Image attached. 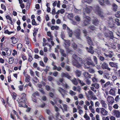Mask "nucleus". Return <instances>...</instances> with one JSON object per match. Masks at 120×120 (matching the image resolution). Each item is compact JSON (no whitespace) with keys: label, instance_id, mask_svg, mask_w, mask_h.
I'll return each instance as SVG.
<instances>
[{"label":"nucleus","instance_id":"f257e3e1","mask_svg":"<svg viewBox=\"0 0 120 120\" xmlns=\"http://www.w3.org/2000/svg\"><path fill=\"white\" fill-rule=\"evenodd\" d=\"M105 36L106 37L109 38V40H112L113 43L116 42V39L117 38H115L113 36V32L108 30H107L104 32Z\"/></svg>","mask_w":120,"mask_h":120},{"label":"nucleus","instance_id":"f03ea898","mask_svg":"<svg viewBox=\"0 0 120 120\" xmlns=\"http://www.w3.org/2000/svg\"><path fill=\"white\" fill-rule=\"evenodd\" d=\"M21 98L18 102L19 106V107H25L26 105V94L24 93H22L21 95Z\"/></svg>","mask_w":120,"mask_h":120},{"label":"nucleus","instance_id":"7ed1b4c3","mask_svg":"<svg viewBox=\"0 0 120 120\" xmlns=\"http://www.w3.org/2000/svg\"><path fill=\"white\" fill-rule=\"evenodd\" d=\"M84 67L86 69H88L90 68V66L91 65L92 67L95 66V64L90 58H87L83 62Z\"/></svg>","mask_w":120,"mask_h":120},{"label":"nucleus","instance_id":"20e7f679","mask_svg":"<svg viewBox=\"0 0 120 120\" xmlns=\"http://www.w3.org/2000/svg\"><path fill=\"white\" fill-rule=\"evenodd\" d=\"M101 85L102 88H106L110 84L109 81H108L105 83V81L103 79H101L100 81Z\"/></svg>","mask_w":120,"mask_h":120},{"label":"nucleus","instance_id":"39448f33","mask_svg":"<svg viewBox=\"0 0 120 120\" xmlns=\"http://www.w3.org/2000/svg\"><path fill=\"white\" fill-rule=\"evenodd\" d=\"M85 13H83L84 22L83 24L85 26L87 25L90 22V17L87 16H86Z\"/></svg>","mask_w":120,"mask_h":120},{"label":"nucleus","instance_id":"423d86ee","mask_svg":"<svg viewBox=\"0 0 120 120\" xmlns=\"http://www.w3.org/2000/svg\"><path fill=\"white\" fill-rule=\"evenodd\" d=\"M95 12L98 14L101 17L103 16V12L102 11H101L100 8L98 6H96L95 7Z\"/></svg>","mask_w":120,"mask_h":120},{"label":"nucleus","instance_id":"0eeeda50","mask_svg":"<svg viewBox=\"0 0 120 120\" xmlns=\"http://www.w3.org/2000/svg\"><path fill=\"white\" fill-rule=\"evenodd\" d=\"M74 34L78 39H80L81 32L79 29H77L75 30L74 31Z\"/></svg>","mask_w":120,"mask_h":120},{"label":"nucleus","instance_id":"6e6552de","mask_svg":"<svg viewBox=\"0 0 120 120\" xmlns=\"http://www.w3.org/2000/svg\"><path fill=\"white\" fill-rule=\"evenodd\" d=\"M58 91L61 93L62 96L64 98V95L65 93V91L64 90L60 87H58L57 89Z\"/></svg>","mask_w":120,"mask_h":120},{"label":"nucleus","instance_id":"1a4fd4ad","mask_svg":"<svg viewBox=\"0 0 120 120\" xmlns=\"http://www.w3.org/2000/svg\"><path fill=\"white\" fill-rule=\"evenodd\" d=\"M107 101L108 102L111 104H112L114 102V99L112 96H109L107 98Z\"/></svg>","mask_w":120,"mask_h":120},{"label":"nucleus","instance_id":"9d476101","mask_svg":"<svg viewBox=\"0 0 120 120\" xmlns=\"http://www.w3.org/2000/svg\"><path fill=\"white\" fill-rule=\"evenodd\" d=\"M108 25L109 27L110 28L113 27L114 26L113 23V20L112 18L109 19V20Z\"/></svg>","mask_w":120,"mask_h":120},{"label":"nucleus","instance_id":"9b49d317","mask_svg":"<svg viewBox=\"0 0 120 120\" xmlns=\"http://www.w3.org/2000/svg\"><path fill=\"white\" fill-rule=\"evenodd\" d=\"M72 64L73 65L77 67L80 68L81 66V65L79 63L78 60H73Z\"/></svg>","mask_w":120,"mask_h":120},{"label":"nucleus","instance_id":"f8f14e48","mask_svg":"<svg viewBox=\"0 0 120 120\" xmlns=\"http://www.w3.org/2000/svg\"><path fill=\"white\" fill-rule=\"evenodd\" d=\"M101 67L103 69H107L109 71L111 69L109 68L107 63L105 62H104L101 65Z\"/></svg>","mask_w":120,"mask_h":120},{"label":"nucleus","instance_id":"ddd939ff","mask_svg":"<svg viewBox=\"0 0 120 120\" xmlns=\"http://www.w3.org/2000/svg\"><path fill=\"white\" fill-rule=\"evenodd\" d=\"M101 104L102 106L105 109L107 108L108 106L107 104L105 103V101L102 99L100 100Z\"/></svg>","mask_w":120,"mask_h":120},{"label":"nucleus","instance_id":"4468645a","mask_svg":"<svg viewBox=\"0 0 120 120\" xmlns=\"http://www.w3.org/2000/svg\"><path fill=\"white\" fill-rule=\"evenodd\" d=\"M109 64L111 67H112L116 68H118V63H117L113 62H110L109 63Z\"/></svg>","mask_w":120,"mask_h":120},{"label":"nucleus","instance_id":"2eb2a0df","mask_svg":"<svg viewBox=\"0 0 120 120\" xmlns=\"http://www.w3.org/2000/svg\"><path fill=\"white\" fill-rule=\"evenodd\" d=\"M65 41L64 44L65 45L64 47L65 48H68L70 46V40H64Z\"/></svg>","mask_w":120,"mask_h":120},{"label":"nucleus","instance_id":"dca6fc26","mask_svg":"<svg viewBox=\"0 0 120 120\" xmlns=\"http://www.w3.org/2000/svg\"><path fill=\"white\" fill-rule=\"evenodd\" d=\"M101 109L100 113L103 116H106L107 115L108 113L107 111L103 108H100Z\"/></svg>","mask_w":120,"mask_h":120},{"label":"nucleus","instance_id":"f3484780","mask_svg":"<svg viewBox=\"0 0 120 120\" xmlns=\"http://www.w3.org/2000/svg\"><path fill=\"white\" fill-rule=\"evenodd\" d=\"M61 76L62 77H65L69 79H70L71 78V77L69 76L68 74L67 73H65L64 72H62L61 73Z\"/></svg>","mask_w":120,"mask_h":120},{"label":"nucleus","instance_id":"a211bd4d","mask_svg":"<svg viewBox=\"0 0 120 120\" xmlns=\"http://www.w3.org/2000/svg\"><path fill=\"white\" fill-rule=\"evenodd\" d=\"M83 75L85 78L86 79L90 78L91 76L92 75H91L87 71L84 72L83 73Z\"/></svg>","mask_w":120,"mask_h":120},{"label":"nucleus","instance_id":"6ab92c4d","mask_svg":"<svg viewBox=\"0 0 120 120\" xmlns=\"http://www.w3.org/2000/svg\"><path fill=\"white\" fill-rule=\"evenodd\" d=\"M114 115L117 118H119L120 117V112L116 110L113 112Z\"/></svg>","mask_w":120,"mask_h":120},{"label":"nucleus","instance_id":"aec40b11","mask_svg":"<svg viewBox=\"0 0 120 120\" xmlns=\"http://www.w3.org/2000/svg\"><path fill=\"white\" fill-rule=\"evenodd\" d=\"M116 89L114 88L111 89L109 91L110 94L112 95H115L116 94Z\"/></svg>","mask_w":120,"mask_h":120},{"label":"nucleus","instance_id":"412c9836","mask_svg":"<svg viewBox=\"0 0 120 120\" xmlns=\"http://www.w3.org/2000/svg\"><path fill=\"white\" fill-rule=\"evenodd\" d=\"M11 39L12 40V43L14 44L17 43L18 41V38L14 37H11Z\"/></svg>","mask_w":120,"mask_h":120},{"label":"nucleus","instance_id":"4be33fe9","mask_svg":"<svg viewBox=\"0 0 120 120\" xmlns=\"http://www.w3.org/2000/svg\"><path fill=\"white\" fill-rule=\"evenodd\" d=\"M92 9V7L91 6H89L85 8V11L87 13H90Z\"/></svg>","mask_w":120,"mask_h":120},{"label":"nucleus","instance_id":"5701e85b","mask_svg":"<svg viewBox=\"0 0 120 120\" xmlns=\"http://www.w3.org/2000/svg\"><path fill=\"white\" fill-rule=\"evenodd\" d=\"M98 20L96 18H94L93 20V23L94 25H97L99 23Z\"/></svg>","mask_w":120,"mask_h":120},{"label":"nucleus","instance_id":"b1692460","mask_svg":"<svg viewBox=\"0 0 120 120\" xmlns=\"http://www.w3.org/2000/svg\"><path fill=\"white\" fill-rule=\"evenodd\" d=\"M60 53L63 56L66 57L67 56L66 54L65 53V51L64 49H60Z\"/></svg>","mask_w":120,"mask_h":120},{"label":"nucleus","instance_id":"393cba45","mask_svg":"<svg viewBox=\"0 0 120 120\" xmlns=\"http://www.w3.org/2000/svg\"><path fill=\"white\" fill-rule=\"evenodd\" d=\"M93 47L90 46L88 49V52L92 54H93L94 52V51L93 49Z\"/></svg>","mask_w":120,"mask_h":120},{"label":"nucleus","instance_id":"a878e982","mask_svg":"<svg viewBox=\"0 0 120 120\" xmlns=\"http://www.w3.org/2000/svg\"><path fill=\"white\" fill-rule=\"evenodd\" d=\"M86 39L88 41V43L90 45H91L93 44V43L90 38L89 37H86Z\"/></svg>","mask_w":120,"mask_h":120},{"label":"nucleus","instance_id":"bb28decb","mask_svg":"<svg viewBox=\"0 0 120 120\" xmlns=\"http://www.w3.org/2000/svg\"><path fill=\"white\" fill-rule=\"evenodd\" d=\"M98 2L100 5L103 6H105V1L104 0H98Z\"/></svg>","mask_w":120,"mask_h":120},{"label":"nucleus","instance_id":"cd10ccee","mask_svg":"<svg viewBox=\"0 0 120 120\" xmlns=\"http://www.w3.org/2000/svg\"><path fill=\"white\" fill-rule=\"evenodd\" d=\"M72 83H73L74 84L77 85L78 84V82H77V80L75 78H74L72 80L70 79Z\"/></svg>","mask_w":120,"mask_h":120},{"label":"nucleus","instance_id":"c85d7f7f","mask_svg":"<svg viewBox=\"0 0 120 120\" xmlns=\"http://www.w3.org/2000/svg\"><path fill=\"white\" fill-rule=\"evenodd\" d=\"M76 75L78 77H80L81 74V71H80L77 70L75 71Z\"/></svg>","mask_w":120,"mask_h":120},{"label":"nucleus","instance_id":"c756f323","mask_svg":"<svg viewBox=\"0 0 120 120\" xmlns=\"http://www.w3.org/2000/svg\"><path fill=\"white\" fill-rule=\"evenodd\" d=\"M113 9L114 11H116L117 8V5L115 4H113L112 5Z\"/></svg>","mask_w":120,"mask_h":120},{"label":"nucleus","instance_id":"7c9ffc66","mask_svg":"<svg viewBox=\"0 0 120 120\" xmlns=\"http://www.w3.org/2000/svg\"><path fill=\"white\" fill-rule=\"evenodd\" d=\"M30 77L28 75H27L26 76L25 81L26 82H29L30 80Z\"/></svg>","mask_w":120,"mask_h":120},{"label":"nucleus","instance_id":"2f4dec72","mask_svg":"<svg viewBox=\"0 0 120 120\" xmlns=\"http://www.w3.org/2000/svg\"><path fill=\"white\" fill-rule=\"evenodd\" d=\"M88 69V71L90 73L93 74L95 73V71L93 68H89Z\"/></svg>","mask_w":120,"mask_h":120},{"label":"nucleus","instance_id":"473e14b6","mask_svg":"<svg viewBox=\"0 0 120 120\" xmlns=\"http://www.w3.org/2000/svg\"><path fill=\"white\" fill-rule=\"evenodd\" d=\"M82 1L83 3L86 2L88 4H90L92 2V0H82Z\"/></svg>","mask_w":120,"mask_h":120},{"label":"nucleus","instance_id":"72a5a7b5","mask_svg":"<svg viewBox=\"0 0 120 120\" xmlns=\"http://www.w3.org/2000/svg\"><path fill=\"white\" fill-rule=\"evenodd\" d=\"M72 46L74 49H76L77 47V45L74 42L72 44Z\"/></svg>","mask_w":120,"mask_h":120},{"label":"nucleus","instance_id":"f704fd0d","mask_svg":"<svg viewBox=\"0 0 120 120\" xmlns=\"http://www.w3.org/2000/svg\"><path fill=\"white\" fill-rule=\"evenodd\" d=\"M39 94L38 92H36L33 94L31 97L32 98L33 97L35 98L36 96H39Z\"/></svg>","mask_w":120,"mask_h":120},{"label":"nucleus","instance_id":"c9c22d12","mask_svg":"<svg viewBox=\"0 0 120 120\" xmlns=\"http://www.w3.org/2000/svg\"><path fill=\"white\" fill-rule=\"evenodd\" d=\"M66 53H71V52L72 51L71 49L68 48H65Z\"/></svg>","mask_w":120,"mask_h":120},{"label":"nucleus","instance_id":"e433bc0d","mask_svg":"<svg viewBox=\"0 0 120 120\" xmlns=\"http://www.w3.org/2000/svg\"><path fill=\"white\" fill-rule=\"evenodd\" d=\"M115 23L118 26H120V22L119 21V19L116 18L115 19Z\"/></svg>","mask_w":120,"mask_h":120},{"label":"nucleus","instance_id":"4c0bfd02","mask_svg":"<svg viewBox=\"0 0 120 120\" xmlns=\"http://www.w3.org/2000/svg\"><path fill=\"white\" fill-rule=\"evenodd\" d=\"M72 57L74 59L73 60H78L79 57L76 54H74L72 56Z\"/></svg>","mask_w":120,"mask_h":120},{"label":"nucleus","instance_id":"58836bf2","mask_svg":"<svg viewBox=\"0 0 120 120\" xmlns=\"http://www.w3.org/2000/svg\"><path fill=\"white\" fill-rule=\"evenodd\" d=\"M14 60L13 57H12L9 58V63L10 64H12L13 63Z\"/></svg>","mask_w":120,"mask_h":120},{"label":"nucleus","instance_id":"ea45409f","mask_svg":"<svg viewBox=\"0 0 120 120\" xmlns=\"http://www.w3.org/2000/svg\"><path fill=\"white\" fill-rule=\"evenodd\" d=\"M105 3L106 4L109 6L111 4L110 2L108 0H105Z\"/></svg>","mask_w":120,"mask_h":120},{"label":"nucleus","instance_id":"a19ab883","mask_svg":"<svg viewBox=\"0 0 120 120\" xmlns=\"http://www.w3.org/2000/svg\"><path fill=\"white\" fill-rule=\"evenodd\" d=\"M28 56H29L28 60L29 61L31 62L33 60V58L30 54H28Z\"/></svg>","mask_w":120,"mask_h":120},{"label":"nucleus","instance_id":"79ce46f5","mask_svg":"<svg viewBox=\"0 0 120 120\" xmlns=\"http://www.w3.org/2000/svg\"><path fill=\"white\" fill-rule=\"evenodd\" d=\"M88 93L90 95L91 97H93L94 93L92 91L89 90L88 91Z\"/></svg>","mask_w":120,"mask_h":120},{"label":"nucleus","instance_id":"37998d69","mask_svg":"<svg viewBox=\"0 0 120 120\" xmlns=\"http://www.w3.org/2000/svg\"><path fill=\"white\" fill-rule=\"evenodd\" d=\"M63 107L64 109V110L65 111H67V105L65 104H63Z\"/></svg>","mask_w":120,"mask_h":120},{"label":"nucleus","instance_id":"c03bdc74","mask_svg":"<svg viewBox=\"0 0 120 120\" xmlns=\"http://www.w3.org/2000/svg\"><path fill=\"white\" fill-rule=\"evenodd\" d=\"M69 94L72 96H73L75 95L76 93L75 92L72 90H70L69 92Z\"/></svg>","mask_w":120,"mask_h":120},{"label":"nucleus","instance_id":"a18cd8bd","mask_svg":"<svg viewBox=\"0 0 120 120\" xmlns=\"http://www.w3.org/2000/svg\"><path fill=\"white\" fill-rule=\"evenodd\" d=\"M119 95H117L116 96L115 98V100L116 101L118 102L120 100V98L119 97Z\"/></svg>","mask_w":120,"mask_h":120},{"label":"nucleus","instance_id":"49530a36","mask_svg":"<svg viewBox=\"0 0 120 120\" xmlns=\"http://www.w3.org/2000/svg\"><path fill=\"white\" fill-rule=\"evenodd\" d=\"M93 59L94 62L96 64L98 63L97 59L96 57L95 56H93Z\"/></svg>","mask_w":120,"mask_h":120},{"label":"nucleus","instance_id":"de8ad7c7","mask_svg":"<svg viewBox=\"0 0 120 120\" xmlns=\"http://www.w3.org/2000/svg\"><path fill=\"white\" fill-rule=\"evenodd\" d=\"M115 15L117 18H119L120 17V11H118L116 13Z\"/></svg>","mask_w":120,"mask_h":120},{"label":"nucleus","instance_id":"09e8293b","mask_svg":"<svg viewBox=\"0 0 120 120\" xmlns=\"http://www.w3.org/2000/svg\"><path fill=\"white\" fill-rule=\"evenodd\" d=\"M25 41L26 42V43L28 45L30 43V42L29 40L28 39V38L27 37H26L25 39Z\"/></svg>","mask_w":120,"mask_h":120},{"label":"nucleus","instance_id":"8fccbe9b","mask_svg":"<svg viewBox=\"0 0 120 120\" xmlns=\"http://www.w3.org/2000/svg\"><path fill=\"white\" fill-rule=\"evenodd\" d=\"M32 24L33 25H37V23L34 19H32Z\"/></svg>","mask_w":120,"mask_h":120},{"label":"nucleus","instance_id":"3c124183","mask_svg":"<svg viewBox=\"0 0 120 120\" xmlns=\"http://www.w3.org/2000/svg\"><path fill=\"white\" fill-rule=\"evenodd\" d=\"M11 51L9 49L6 52L7 55L8 56H9L11 54Z\"/></svg>","mask_w":120,"mask_h":120},{"label":"nucleus","instance_id":"603ef678","mask_svg":"<svg viewBox=\"0 0 120 120\" xmlns=\"http://www.w3.org/2000/svg\"><path fill=\"white\" fill-rule=\"evenodd\" d=\"M74 10L75 13L77 14L81 12L80 10H78L76 8H75Z\"/></svg>","mask_w":120,"mask_h":120},{"label":"nucleus","instance_id":"864d4df0","mask_svg":"<svg viewBox=\"0 0 120 120\" xmlns=\"http://www.w3.org/2000/svg\"><path fill=\"white\" fill-rule=\"evenodd\" d=\"M103 77L107 79H109L110 77L109 76L108 74L104 75Z\"/></svg>","mask_w":120,"mask_h":120},{"label":"nucleus","instance_id":"5fc2aeb1","mask_svg":"<svg viewBox=\"0 0 120 120\" xmlns=\"http://www.w3.org/2000/svg\"><path fill=\"white\" fill-rule=\"evenodd\" d=\"M69 36L70 37H71L73 35V32L72 30H70L68 31Z\"/></svg>","mask_w":120,"mask_h":120},{"label":"nucleus","instance_id":"6e6d98bb","mask_svg":"<svg viewBox=\"0 0 120 120\" xmlns=\"http://www.w3.org/2000/svg\"><path fill=\"white\" fill-rule=\"evenodd\" d=\"M75 19L77 21H79L80 20V18L78 16H75Z\"/></svg>","mask_w":120,"mask_h":120},{"label":"nucleus","instance_id":"4d7b16f0","mask_svg":"<svg viewBox=\"0 0 120 120\" xmlns=\"http://www.w3.org/2000/svg\"><path fill=\"white\" fill-rule=\"evenodd\" d=\"M23 85H20L18 86L19 90L20 91H22L23 90Z\"/></svg>","mask_w":120,"mask_h":120},{"label":"nucleus","instance_id":"13d9d810","mask_svg":"<svg viewBox=\"0 0 120 120\" xmlns=\"http://www.w3.org/2000/svg\"><path fill=\"white\" fill-rule=\"evenodd\" d=\"M1 7L2 9H3L4 11L6 10V7L4 4H2L1 5Z\"/></svg>","mask_w":120,"mask_h":120},{"label":"nucleus","instance_id":"bf43d9fd","mask_svg":"<svg viewBox=\"0 0 120 120\" xmlns=\"http://www.w3.org/2000/svg\"><path fill=\"white\" fill-rule=\"evenodd\" d=\"M99 85L98 83H96L95 84L94 87L95 88L97 89H98L99 88Z\"/></svg>","mask_w":120,"mask_h":120},{"label":"nucleus","instance_id":"052dcab7","mask_svg":"<svg viewBox=\"0 0 120 120\" xmlns=\"http://www.w3.org/2000/svg\"><path fill=\"white\" fill-rule=\"evenodd\" d=\"M83 32L84 34V35L85 36H87V32L84 29L83 30Z\"/></svg>","mask_w":120,"mask_h":120},{"label":"nucleus","instance_id":"680f3d73","mask_svg":"<svg viewBox=\"0 0 120 120\" xmlns=\"http://www.w3.org/2000/svg\"><path fill=\"white\" fill-rule=\"evenodd\" d=\"M58 74V72L57 71H54L53 74V76L55 77L57 76Z\"/></svg>","mask_w":120,"mask_h":120},{"label":"nucleus","instance_id":"e2e57ef3","mask_svg":"<svg viewBox=\"0 0 120 120\" xmlns=\"http://www.w3.org/2000/svg\"><path fill=\"white\" fill-rule=\"evenodd\" d=\"M22 47V44L21 43L17 45V48L19 49H21Z\"/></svg>","mask_w":120,"mask_h":120},{"label":"nucleus","instance_id":"0e129e2a","mask_svg":"<svg viewBox=\"0 0 120 120\" xmlns=\"http://www.w3.org/2000/svg\"><path fill=\"white\" fill-rule=\"evenodd\" d=\"M86 83L88 85H89L90 84L91 81H90L88 79H87L86 80Z\"/></svg>","mask_w":120,"mask_h":120},{"label":"nucleus","instance_id":"69168bd1","mask_svg":"<svg viewBox=\"0 0 120 120\" xmlns=\"http://www.w3.org/2000/svg\"><path fill=\"white\" fill-rule=\"evenodd\" d=\"M47 35L49 36L51 38H52L53 36L52 35H51V33L49 31L47 33Z\"/></svg>","mask_w":120,"mask_h":120},{"label":"nucleus","instance_id":"338daca9","mask_svg":"<svg viewBox=\"0 0 120 120\" xmlns=\"http://www.w3.org/2000/svg\"><path fill=\"white\" fill-rule=\"evenodd\" d=\"M48 80L49 81H51L53 80V78L50 76H48Z\"/></svg>","mask_w":120,"mask_h":120},{"label":"nucleus","instance_id":"774afa93","mask_svg":"<svg viewBox=\"0 0 120 120\" xmlns=\"http://www.w3.org/2000/svg\"><path fill=\"white\" fill-rule=\"evenodd\" d=\"M39 120H45V119L41 115H40V116L39 117Z\"/></svg>","mask_w":120,"mask_h":120}]
</instances>
